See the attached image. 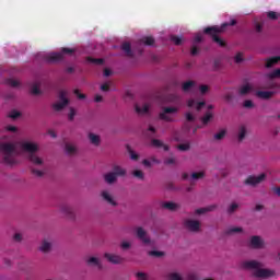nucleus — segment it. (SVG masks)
<instances>
[{
	"mask_svg": "<svg viewBox=\"0 0 280 280\" xmlns=\"http://www.w3.org/2000/svg\"><path fill=\"white\" fill-rule=\"evenodd\" d=\"M0 151L2 152L3 165L12 167L19 164V160L16 159V145H14V143L2 142L0 144Z\"/></svg>",
	"mask_w": 280,
	"mask_h": 280,
	"instance_id": "obj_1",
	"label": "nucleus"
},
{
	"mask_svg": "<svg viewBox=\"0 0 280 280\" xmlns=\"http://www.w3.org/2000/svg\"><path fill=\"white\" fill-rule=\"evenodd\" d=\"M261 266L264 265L257 260H246L243 262L245 270H254L253 275L256 279H270V277H275L273 270L261 269Z\"/></svg>",
	"mask_w": 280,
	"mask_h": 280,
	"instance_id": "obj_2",
	"label": "nucleus"
},
{
	"mask_svg": "<svg viewBox=\"0 0 280 280\" xmlns=\"http://www.w3.org/2000/svg\"><path fill=\"white\" fill-rule=\"evenodd\" d=\"M228 25H230V26L237 25V21L231 20L230 23L222 24L221 27H219V26L206 27L203 30V33H206L208 36H211L212 40L214 43H217V45H220V47H226V43L222 38H220V36H218V34H222V32H224V30H225V27H228Z\"/></svg>",
	"mask_w": 280,
	"mask_h": 280,
	"instance_id": "obj_3",
	"label": "nucleus"
},
{
	"mask_svg": "<svg viewBox=\"0 0 280 280\" xmlns=\"http://www.w3.org/2000/svg\"><path fill=\"white\" fill-rule=\"evenodd\" d=\"M21 148L23 152L27 153V159L33 165H43V159L36 154V152H38V144L33 142H22Z\"/></svg>",
	"mask_w": 280,
	"mask_h": 280,
	"instance_id": "obj_4",
	"label": "nucleus"
},
{
	"mask_svg": "<svg viewBox=\"0 0 280 280\" xmlns=\"http://www.w3.org/2000/svg\"><path fill=\"white\" fill-rule=\"evenodd\" d=\"M74 51L75 50L73 48H61V52H50L46 55L45 60L46 62H60L65 58L63 54L71 56Z\"/></svg>",
	"mask_w": 280,
	"mask_h": 280,
	"instance_id": "obj_5",
	"label": "nucleus"
},
{
	"mask_svg": "<svg viewBox=\"0 0 280 280\" xmlns=\"http://www.w3.org/2000/svg\"><path fill=\"white\" fill-rule=\"evenodd\" d=\"M178 113V107H162L159 114V119L162 121L172 122L174 121V115Z\"/></svg>",
	"mask_w": 280,
	"mask_h": 280,
	"instance_id": "obj_6",
	"label": "nucleus"
},
{
	"mask_svg": "<svg viewBox=\"0 0 280 280\" xmlns=\"http://www.w3.org/2000/svg\"><path fill=\"white\" fill-rule=\"evenodd\" d=\"M59 100L60 102H57L52 105L55 110H62V108L69 104V98H67V91L61 90L59 92Z\"/></svg>",
	"mask_w": 280,
	"mask_h": 280,
	"instance_id": "obj_7",
	"label": "nucleus"
},
{
	"mask_svg": "<svg viewBox=\"0 0 280 280\" xmlns=\"http://www.w3.org/2000/svg\"><path fill=\"white\" fill-rule=\"evenodd\" d=\"M264 180H266V174L264 173L258 176L250 175L245 179V185H249L250 187H257V185L264 183Z\"/></svg>",
	"mask_w": 280,
	"mask_h": 280,
	"instance_id": "obj_8",
	"label": "nucleus"
},
{
	"mask_svg": "<svg viewBox=\"0 0 280 280\" xmlns=\"http://www.w3.org/2000/svg\"><path fill=\"white\" fill-rule=\"evenodd\" d=\"M184 225L191 233H198V231H200V222L199 221L188 219L184 222Z\"/></svg>",
	"mask_w": 280,
	"mask_h": 280,
	"instance_id": "obj_9",
	"label": "nucleus"
},
{
	"mask_svg": "<svg viewBox=\"0 0 280 280\" xmlns=\"http://www.w3.org/2000/svg\"><path fill=\"white\" fill-rule=\"evenodd\" d=\"M104 257L109 261V264H124V258L119 255L106 253Z\"/></svg>",
	"mask_w": 280,
	"mask_h": 280,
	"instance_id": "obj_10",
	"label": "nucleus"
},
{
	"mask_svg": "<svg viewBox=\"0 0 280 280\" xmlns=\"http://www.w3.org/2000/svg\"><path fill=\"white\" fill-rule=\"evenodd\" d=\"M136 233L137 237L140 238L143 244H150V237H148V232H145L143 228H138Z\"/></svg>",
	"mask_w": 280,
	"mask_h": 280,
	"instance_id": "obj_11",
	"label": "nucleus"
},
{
	"mask_svg": "<svg viewBox=\"0 0 280 280\" xmlns=\"http://www.w3.org/2000/svg\"><path fill=\"white\" fill-rule=\"evenodd\" d=\"M207 103L205 102H196L194 98L188 100L187 106L188 108H196V110H202Z\"/></svg>",
	"mask_w": 280,
	"mask_h": 280,
	"instance_id": "obj_12",
	"label": "nucleus"
},
{
	"mask_svg": "<svg viewBox=\"0 0 280 280\" xmlns=\"http://www.w3.org/2000/svg\"><path fill=\"white\" fill-rule=\"evenodd\" d=\"M61 213H65L67 215V218H69L70 220H73L75 218L73 208H71V206H68V205L61 206Z\"/></svg>",
	"mask_w": 280,
	"mask_h": 280,
	"instance_id": "obj_13",
	"label": "nucleus"
},
{
	"mask_svg": "<svg viewBox=\"0 0 280 280\" xmlns=\"http://www.w3.org/2000/svg\"><path fill=\"white\" fill-rule=\"evenodd\" d=\"M249 244L252 248H264V240L259 236H252Z\"/></svg>",
	"mask_w": 280,
	"mask_h": 280,
	"instance_id": "obj_14",
	"label": "nucleus"
},
{
	"mask_svg": "<svg viewBox=\"0 0 280 280\" xmlns=\"http://www.w3.org/2000/svg\"><path fill=\"white\" fill-rule=\"evenodd\" d=\"M102 198L105 200V202H108V205H112V207H117V201L113 199V196L108 192V190L102 191Z\"/></svg>",
	"mask_w": 280,
	"mask_h": 280,
	"instance_id": "obj_15",
	"label": "nucleus"
},
{
	"mask_svg": "<svg viewBox=\"0 0 280 280\" xmlns=\"http://www.w3.org/2000/svg\"><path fill=\"white\" fill-rule=\"evenodd\" d=\"M256 95L260 100H270V97H272V95H275V92H271V91H257Z\"/></svg>",
	"mask_w": 280,
	"mask_h": 280,
	"instance_id": "obj_16",
	"label": "nucleus"
},
{
	"mask_svg": "<svg viewBox=\"0 0 280 280\" xmlns=\"http://www.w3.org/2000/svg\"><path fill=\"white\" fill-rule=\"evenodd\" d=\"M162 208L167 209L168 211H176L177 209H180V206L178 203L167 201L162 203Z\"/></svg>",
	"mask_w": 280,
	"mask_h": 280,
	"instance_id": "obj_17",
	"label": "nucleus"
},
{
	"mask_svg": "<svg viewBox=\"0 0 280 280\" xmlns=\"http://www.w3.org/2000/svg\"><path fill=\"white\" fill-rule=\"evenodd\" d=\"M278 62H280L279 56L271 57V58L267 59L265 67L267 69H271V67H275V65H277Z\"/></svg>",
	"mask_w": 280,
	"mask_h": 280,
	"instance_id": "obj_18",
	"label": "nucleus"
},
{
	"mask_svg": "<svg viewBox=\"0 0 280 280\" xmlns=\"http://www.w3.org/2000/svg\"><path fill=\"white\" fill-rule=\"evenodd\" d=\"M121 49H122V51H125V54H126V56H127L128 58H132V56H135V55L132 54V47L130 46V43H124V44L121 45Z\"/></svg>",
	"mask_w": 280,
	"mask_h": 280,
	"instance_id": "obj_19",
	"label": "nucleus"
},
{
	"mask_svg": "<svg viewBox=\"0 0 280 280\" xmlns=\"http://www.w3.org/2000/svg\"><path fill=\"white\" fill-rule=\"evenodd\" d=\"M194 86H196L195 81H186L182 84V90L184 91V93H189V91H191Z\"/></svg>",
	"mask_w": 280,
	"mask_h": 280,
	"instance_id": "obj_20",
	"label": "nucleus"
},
{
	"mask_svg": "<svg viewBox=\"0 0 280 280\" xmlns=\"http://www.w3.org/2000/svg\"><path fill=\"white\" fill-rule=\"evenodd\" d=\"M116 177L117 176H125L126 175V168L119 166V165H114L113 166V172H112Z\"/></svg>",
	"mask_w": 280,
	"mask_h": 280,
	"instance_id": "obj_21",
	"label": "nucleus"
},
{
	"mask_svg": "<svg viewBox=\"0 0 280 280\" xmlns=\"http://www.w3.org/2000/svg\"><path fill=\"white\" fill-rule=\"evenodd\" d=\"M104 179H105V183H108V185H113V183L117 182V177L113 172L105 174Z\"/></svg>",
	"mask_w": 280,
	"mask_h": 280,
	"instance_id": "obj_22",
	"label": "nucleus"
},
{
	"mask_svg": "<svg viewBox=\"0 0 280 280\" xmlns=\"http://www.w3.org/2000/svg\"><path fill=\"white\" fill-rule=\"evenodd\" d=\"M155 40L152 36H145L140 39V45H147L148 47H152L154 45Z\"/></svg>",
	"mask_w": 280,
	"mask_h": 280,
	"instance_id": "obj_23",
	"label": "nucleus"
},
{
	"mask_svg": "<svg viewBox=\"0 0 280 280\" xmlns=\"http://www.w3.org/2000/svg\"><path fill=\"white\" fill-rule=\"evenodd\" d=\"M151 143L154 148H163L165 152L170 150V147L167 144H164L163 141L159 139H153Z\"/></svg>",
	"mask_w": 280,
	"mask_h": 280,
	"instance_id": "obj_24",
	"label": "nucleus"
},
{
	"mask_svg": "<svg viewBox=\"0 0 280 280\" xmlns=\"http://www.w3.org/2000/svg\"><path fill=\"white\" fill-rule=\"evenodd\" d=\"M149 110H150V105L148 104H144L142 107L139 105H136V113H138V115H147Z\"/></svg>",
	"mask_w": 280,
	"mask_h": 280,
	"instance_id": "obj_25",
	"label": "nucleus"
},
{
	"mask_svg": "<svg viewBox=\"0 0 280 280\" xmlns=\"http://www.w3.org/2000/svg\"><path fill=\"white\" fill-rule=\"evenodd\" d=\"M246 139V126L241 125L238 127V141H244Z\"/></svg>",
	"mask_w": 280,
	"mask_h": 280,
	"instance_id": "obj_26",
	"label": "nucleus"
},
{
	"mask_svg": "<svg viewBox=\"0 0 280 280\" xmlns=\"http://www.w3.org/2000/svg\"><path fill=\"white\" fill-rule=\"evenodd\" d=\"M250 91H253V86H250L249 84H245L240 88L238 93L240 95H248Z\"/></svg>",
	"mask_w": 280,
	"mask_h": 280,
	"instance_id": "obj_27",
	"label": "nucleus"
},
{
	"mask_svg": "<svg viewBox=\"0 0 280 280\" xmlns=\"http://www.w3.org/2000/svg\"><path fill=\"white\" fill-rule=\"evenodd\" d=\"M39 250H42V253H49L51 250V243L47 241H43L42 246L39 247Z\"/></svg>",
	"mask_w": 280,
	"mask_h": 280,
	"instance_id": "obj_28",
	"label": "nucleus"
},
{
	"mask_svg": "<svg viewBox=\"0 0 280 280\" xmlns=\"http://www.w3.org/2000/svg\"><path fill=\"white\" fill-rule=\"evenodd\" d=\"M211 119H213V114L211 112H207L205 116L201 118V124H203V126H207V124H209Z\"/></svg>",
	"mask_w": 280,
	"mask_h": 280,
	"instance_id": "obj_29",
	"label": "nucleus"
},
{
	"mask_svg": "<svg viewBox=\"0 0 280 280\" xmlns=\"http://www.w3.org/2000/svg\"><path fill=\"white\" fill-rule=\"evenodd\" d=\"M89 139H90L92 145H100V136H97L95 133H90Z\"/></svg>",
	"mask_w": 280,
	"mask_h": 280,
	"instance_id": "obj_30",
	"label": "nucleus"
},
{
	"mask_svg": "<svg viewBox=\"0 0 280 280\" xmlns=\"http://www.w3.org/2000/svg\"><path fill=\"white\" fill-rule=\"evenodd\" d=\"M88 265L89 266H97V268L102 269V264L100 262V259H97L95 257H91L90 259H88Z\"/></svg>",
	"mask_w": 280,
	"mask_h": 280,
	"instance_id": "obj_31",
	"label": "nucleus"
},
{
	"mask_svg": "<svg viewBox=\"0 0 280 280\" xmlns=\"http://www.w3.org/2000/svg\"><path fill=\"white\" fill-rule=\"evenodd\" d=\"M132 176H135V178H138V180H143L145 178V174L141 170L133 171Z\"/></svg>",
	"mask_w": 280,
	"mask_h": 280,
	"instance_id": "obj_32",
	"label": "nucleus"
},
{
	"mask_svg": "<svg viewBox=\"0 0 280 280\" xmlns=\"http://www.w3.org/2000/svg\"><path fill=\"white\" fill-rule=\"evenodd\" d=\"M243 229L242 228H229L225 230V235H233L235 233H242Z\"/></svg>",
	"mask_w": 280,
	"mask_h": 280,
	"instance_id": "obj_33",
	"label": "nucleus"
},
{
	"mask_svg": "<svg viewBox=\"0 0 280 280\" xmlns=\"http://www.w3.org/2000/svg\"><path fill=\"white\" fill-rule=\"evenodd\" d=\"M215 209V206H210L208 208H200L196 210L197 215H202V213H207V211H213Z\"/></svg>",
	"mask_w": 280,
	"mask_h": 280,
	"instance_id": "obj_34",
	"label": "nucleus"
},
{
	"mask_svg": "<svg viewBox=\"0 0 280 280\" xmlns=\"http://www.w3.org/2000/svg\"><path fill=\"white\" fill-rule=\"evenodd\" d=\"M88 62H91L92 65H104V59L88 57Z\"/></svg>",
	"mask_w": 280,
	"mask_h": 280,
	"instance_id": "obj_35",
	"label": "nucleus"
},
{
	"mask_svg": "<svg viewBox=\"0 0 280 280\" xmlns=\"http://www.w3.org/2000/svg\"><path fill=\"white\" fill-rule=\"evenodd\" d=\"M267 78H269V80H275V78H280V69H276L272 72L268 73Z\"/></svg>",
	"mask_w": 280,
	"mask_h": 280,
	"instance_id": "obj_36",
	"label": "nucleus"
},
{
	"mask_svg": "<svg viewBox=\"0 0 280 280\" xmlns=\"http://www.w3.org/2000/svg\"><path fill=\"white\" fill-rule=\"evenodd\" d=\"M190 178H192V180H200V178H205V172L192 173Z\"/></svg>",
	"mask_w": 280,
	"mask_h": 280,
	"instance_id": "obj_37",
	"label": "nucleus"
},
{
	"mask_svg": "<svg viewBox=\"0 0 280 280\" xmlns=\"http://www.w3.org/2000/svg\"><path fill=\"white\" fill-rule=\"evenodd\" d=\"M171 40L174 43V45H183V38L176 35H172Z\"/></svg>",
	"mask_w": 280,
	"mask_h": 280,
	"instance_id": "obj_38",
	"label": "nucleus"
},
{
	"mask_svg": "<svg viewBox=\"0 0 280 280\" xmlns=\"http://www.w3.org/2000/svg\"><path fill=\"white\" fill-rule=\"evenodd\" d=\"M224 137H226V130H221L220 132L214 135V139L217 141H222Z\"/></svg>",
	"mask_w": 280,
	"mask_h": 280,
	"instance_id": "obj_39",
	"label": "nucleus"
},
{
	"mask_svg": "<svg viewBox=\"0 0 280 280\" xmlns=\"http://www.w3.org/2000/svg\"><path fill=\"white\" fill-rule=\"evenodd\" d=\"M66 152L67 154H75V147L73 144H66Z\"/></svg>",
	"mask_w": 280,
	"mask_h": 280,
	"instance_id": "obj_40",
	"label": "nucleus"
},
{
	"mask_svg": "<svg viewBox=\"0 0 280 280\" xmlns=\"http://www.w3.org/2000/svg\"><path fill=\"white\" fill-rule=\"evenodd\" d=\"M9 117L10 119H19V117H21V114L19 110L13 109L9 113Z\"/></svg>",
	"mask_w": 280,
	"mask_h": 280,
	"instance_id": "obj_41",
	"label": "nucleus"
},
{
	"mask_svg": "<svg viewBox=\"0 0 280 280\" xmlns=\"http://www.w3.org/2000/svg\"><path fill=\"white\" fill-rule=\"evenodd\" d=\"M267 18L270 19V21H277V19H279V14L275 11H269L267 13Z\"/></svg>",
	"mask_w": 280,
	"mask_h": 280,
	"instance_id": "obj_42",
	"label": "nucleus"
},
{
	"mask_svg": "<svg viewBox=\"0 0 280 280\" xmlns=\"http://www.w3.org/2000/svg\"><path fill=\"white\" fill-rule=\"evenodd\" d=\"M189 148H191L189 143H182L177 145V150H179L180 152H187Z\"/></svg>",
	"mask_w": 280,
	"mask_h": 280,
	"instance_id": "obj_43",
	"label": "nucleus"
},
{
	"mask_svg": "<svg viewBox=\"0 0 280 280\" xmlns=\"http://www.w3.org/2000/svg\"><path fill=\"white\" fill-rule=\"evenodd\" d=\"M32 95H40V89L38 88V84H34L31 89Z\"/></svg>",
	"mask_w": 280,
	"mask_h": 280,
	"instance_id": "obj_44",
	"label": "nucleus"
},
{
	"mask_svg": "<svg viewBox=\"0 0 280 280\" xmlns=\"http://www.w3.org/2000/svg\"><path fill=\"white\" fill-rule=\"evenodd\" d=\"M237 209H240V206L237 203H232L229 208H228V213H235V211H237Z\"/></svg>",
	"mask_w": 280,
	"mask_h": 280,
	"instance_id": "obj_45",
	"label": "nucleus"
},
{
	"mask_svg": "<svg viewBox=\"0 0 280 280\" xmlns=\"http://www.w3.org/2000/svg\"><path fill=\"white\" fill-rule=\"evenodd\" d=\"M167 278H168L170 280H183V278L180 277V275H178L177 272L168 273Z\"/></svg>",
	"mask_w": 280,
	"mask_h": 280,
	"instance_id": "obj_46",
	"label": "nucleus"
},
{
	"mask_svg": "<svg viewBox=\"0 0 280 280\" xmlns=\"http://www.w3.org/2000/svg\"><path fill=\"white\" fill-rule=\"evenodd\" d=\"M163 255H165V254L163 252H159V250L149 252L150 257H163Z\"/></svg>",
	"mask_w": 280,
	"mask_h": 280,
	"instance_id": "obj_47",
	"label": "nucleus"
},
{
	"mask_svg": "<svg viewBox=\"0 0 280 280\" xmlns=\"http://www.w3.org/2000/svg\"><path fill=\"white\" fill-rule=\"evenodd\" d=\"M32 174H34V176H37V178H42V176L45 175V173L43 171H39V170H36V168L32 170Z\"/></svg>",
	"mask_w": 280,
	"mask_h": 280,
	"instance_id": "obj_48",
	"label": "nucleus"
},
{
	"mask_svg": "<svg viewBox=\"0 0 280 280\" xmlns=\"http://www.w3.org/2000/svg\"><path fill=\"white\" fill-rule=\"evenodd\" d=\"M74 118H75V109L73 107H70V113L68 115V119H69V121H73Z\"/></svg>",
	"mask_w": 280,
	"mask_h": 280,
	"instance_id": "obj_49",
	"label": "nucleus"
},
{
	"mask_svg": "<svg viewBox=\"0 0 280 280\" xmlns=\"http://www.w3.org/2000/svg\"><path fill=\"white\" fill-rule=\"evenodd\" d=\"M136 277L138 280H148V275L145 272H138Z\"/></svg>",
	"mask_w": 280,
	"mask_h": 280,
	"instance_id": "obj_50",
	"label": "nucleus"
},
{
	"mask_svg": "<svg viewBox=\"0 0 280 280\" xmlns=\"http://www.w3.org/2000/svg\"><path fill=\"white\" fill-rule=\"evenodd\" d=\"M199 91H200L201 95H206V93L209 92V85H200Z\"/></svg>",
	"mask_w": 280,
	"mask_h": 280,
	"instance_id": "obj_51",
	"label": "nucleus"
},
{
	"mask_svg": "<svg viewBox=\"0 0 280 280\" xmlns=\"http://www.w3.org/2000/svg\"><path fill=\"white\" fill-rule=\"evenodd\" d=\"M130 159L131 161H139V154H137L135 151L129 150Z\"/></svg>",
	"mask_w": 280,
	"mask_h": 280,
	"instance_id": "obj_52",
	"label": "nucleus"
},
{
	"mask_svg": "<svg viewBox=\"0 0 280 280\" xmlns=\"http://www.w3.org/2000/svg\"><path fill=\"white\" fill-rule=\"evenodd\" d=\"M8 84H9V86H13L14 89H16V86H19V81H16L14 79H9Z\"/></svg>",
	"mask_w": 280,
	"mask_h": 280,
	"instance_id": "obj_53",
	"label": "nucleus"
},
{
	"mask_svg": "<svg viewBox=\"0 0 280 280\" xmlns=\"http://www.w3.org/2000/svg\"><path fill=\"white\" fill-rule=\"evenodd\" d=\"M244 108H253L254 106H255V104L253 103V101H250V100H246L245 102H244Z\"/></svg>",
	"mask_w": 280,
	"mask_h": 280,
	"instance_id": "obj_54",
	"label": "nucleus"
},
{
	"mask_svg": "<svg viewBox=\"0 0 280 280\" xmlns=\"http://www.w3.org/2000/svg\"><path fill=\"white\" fill-rule=\"evenodd\" d=\"M186 121H196V117L191 115L190 112L185 114Z\"/></svg>",
	"mask_w": 280,
	"mask_h": 280,
	"instance_id": "obj_55",
	"label": "nucleus"
},
{
	"mask_svg": "<svg viewBox=\"0 0 280 280\" xmlns=\"http://www.w3.org/2000/svg\"><path fill=\"white\" fill-rule=\"evenodd\" d=\"M74 95H77L79 100H86V95L80 93V90H74Z\"/></svg>",
	"mask_w": 280,
	"mask_h": 280,
	"instance_id": "obj_56",
	"label": "nucleus"
},
{
	"mask_svg": "<svg viewBox=\"0 0 280 280\" xmlns=\"http://www.w3.org/2000/svg\"><path fill=\"white\" fill-rule=\"evenodd\" d=\"M174 163H176V160L174 158H168L164 160L165 165H174Z\"/></svg>",
	"mask_w": 280,
	"mask_h": 280,
	"instance_id": "obj_57",
	"label": "nucleus"
},
{
	"mask_svg": "<svg viewBox=\"0 0 280 280\" xmlns=\"http://www.w3.org/2000/svg\"><path fill=\"white\" fill-rule=\"evenodd\" d=\"M243 61H244V58H243L242 52L236 54V56H235V62H236V63H240V62H243Z\"/></svg>",
	"mask_w": 280,
	"mask_h": 280,
	"instance_id": "obj_58",
	"label": "nucleus"
},
{
	"mask_svg": "<svg viewBox=\"0 0 280 280\" xmlns=\"http://www.w3.org/2000/svg\"><path fill=\"white\" fill-rule=\"evenodd\" d=\"M101 91H103V92H108V91H110V85L108 84V83H104V84H102L101 85Z\"/></svg>",
	"mask_w": 280,
	"mask_h": 280,
	"instance_id": "obj_59",
	"label": "nucleus"
},
{
	"mask_svg": "<svg viewBox=\"0 0 280 280\" xmlns=\"http://www.w3.org/2000/svg\"><path fill=\"white\" fill-rule=\"evenodd\" d=\"M198 51H199V49L196 46H192L191 49H190L191 56H198Z\"/></svg>",
	"mask_w": 280,
	"mask_h": 280,
	"instance_id": "obj_60",
	"label": "nucleus"
},
{
	"mask_svg": "<svg viewBox=\"0 0 280 280\" xmlns=\"http://www.w3.org/2000/svg\"><path fill=\"white\" fill-rule=\"evenodd\" d=\"M128 248H130V243H128V242H122V243H121V249H122V250H128Z\"/></svg>",
	"mask_w": 280,
	"mask_h": 280,
	"instance_id": "obj_61",
	"label": "nucleus"
},
{
	"mask_svg": "<svg viewBox=\"0 0 280 280\" xmlns=\"http://www.w3.org/2000/svg\"><path fill=\"white\" fill-rule=\"evenodd\" d=\"M194 43H202V36L200 34H197L194 38Z\"/></svg>",
	"mask_w": 280,
	"mask_h": 280,
	"instance_id": "obj_62",
	"label": "nucleus"
},
{
	"mask_svg": "<svg viewBox=\"0 0 280 280\" xmlns=\"http://www.w3.org/2000/svg\"><path fill=\"white\" fill-rule=\"evenodd\" d=\"M13 240H14V242H21V240H23V236H21V234L16 233V234H14Z\"/></svg>",
	"mask_w": 280,
	"mask_h": 280,
	"instance_id": "obj_63",
	"label": "nucleus"
},
{
	"mask_svg": "<svg viewBox=\"0 0 280 280\" xmlns=\"http://www.w3.org/2000/svg\"><path fill=\"white\" fill-rule=\"evenodd\" d=\"M5 130H8L9 132H16V127H14V126H7Z\"/></svg>",
	"mask_w": 280,
	"mask_h": 280,
	"instance_id": "obj_64",
	"label": "nucleus"
}]
</instances>
